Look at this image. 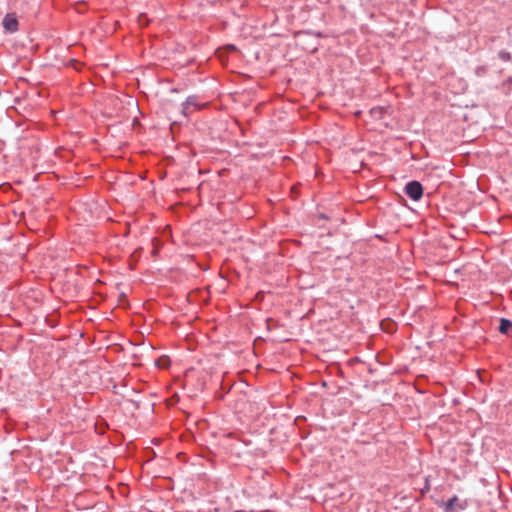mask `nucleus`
<instances>
[{"label": "nucleus", "instance_id": "nucleus-4", "mask_svg": "<svg viewBox=\"0 0 512 512\" xmlns=\"http://www.w3.org/2000/svg\"><path fill=\"white\" fill-rule=\"evenodd\" d=\"M3 27L7 32L14 33L18 30V20L14 14H7L3 19Z\"/></svg>", "mask_w": 512, "mask_h": 512}, {"label": "nucleus", "instance_id": "nucleus-1", "mask_svg": "<svg viewBox=\"0 0 512 512\" xmlns=\"http://www.w3.org/2000/svg\"><path fill=\"white\" fill-rule=\"evenodd\" d=\"M404 190L406 195L414 201L420 200L423 195V187L418 181L408 182Z\"/></svg>", "mask_w": 512, "mask_h": 512}, {"label": "nucleus", "instance_id": "nucleus-3", "mask_svg": "<svg viewBox=\"0 0 512 512\" xmlns=\"http://www.w3.org/2000/svg\"><path fill=\"white\" fill-rule=\"evenodd\" d=\"M201 107V105L197 101V97L190 96L187 98V100L183 103L182 112L185 116H188L192 112L198 110Z\"/></svg>", "mask_w": 512, "mask_h": 512}, {"label": "nucleus", "instance_id": "nucleus-2", "mask_svg": "<svg viewBox=\"0 0 512 512\" xmlns=\"http://www.w3.org/2000/svg\"><path fill=\"white\" fill-rule=\"evenodd\" d=\"M466 507L467 501H460L459 498L455 495L445 503L444 510L446 512H456L458 510H464Z\"/></svg>", "mask_w": 512, "mask_h": 512}, {"label": "nucleus", "instance_id": "nucleus-5", "mask_svg": "<svg viewBox=\"0 0 512 512\" xmlns=\"http://www.w3.org/2000/svg\"><path fill=\"white\" fill-rule=\"evenodd\" d=\"M512 327V322L507 319H501L499 330L501 333H508L509 329Z\"/></svg>", "mask_w": 512, "mask_h": 512}, {"label": "nucleus", "instance_id": "nucleus-6", "mask_svg": "<svg viewBox=\"0 0 512 512\" xmlns=\"http://www.w3.org/2000/svg\"><path fill=\"white\" fill-rule=\"evenodd\" d=\"M499 58L503 61H509L511 56L509 52L506 51H500L499 52Z\"/></svg>", "mask_w": 512, "mask_h": 512}]
</instances>
